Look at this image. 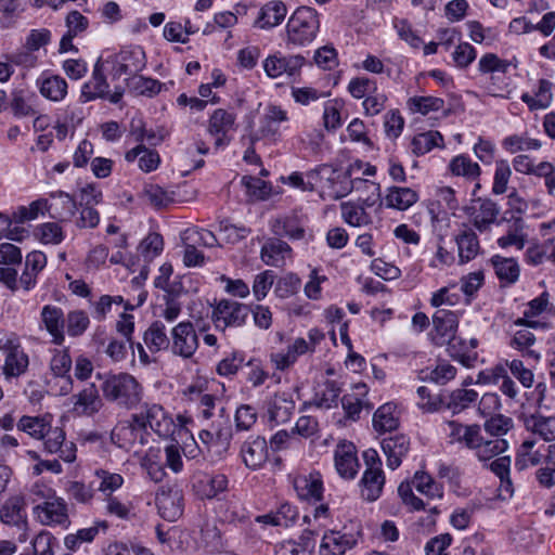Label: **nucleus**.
Listing matches in <instances>:
<instances>
[{"label": "nucleus", "instance_id": "nucleus-39", "mask_svg": "<svg viewBox=\"0 0 555 555\" xmlns=\"http://www.w3.org/2000/svg\"><path fill=\"white\" fill-rule=\"evenodd\" d=\"M367 387L365 384H356L351 392L343 397V408L347 415L356 417L360 414L363 408H370L366 399Z\"/></svg>", "mask_w": 555, "mask_h": 555}, {"label": "nucleus", "instance_id": "nucleus-38", "mask_svg": "<svg viewBox=\"0 0 555 555\" xmlns=\"http://www.w3.org/2000/svg\"><path fill=\"white\" fill-rule=\"evenodd\" d=\"M289 245L280 240L267 242L260 253L261 260L267 266L279 267L291 256Z\"/></svg>", "mask_w": 555, "mask_h": 555}, {"label": "nucleus", "instance_id": "nucleus-62", "mask_svg": "<svg viewBox=\"0 0 555 555\" xmlns=\"http://www.w3.org/2000/svg\"><path fill=\"white\" fill-rule=\"evenodd\" d=\"M449 167L453 175L463 176L468 179H475L480 175L479 165L463 155L454 157Z\"/></svg>", "mask_w": 555, "mask_h": 555}, {"label": "nucleus", "instance_id": "nucleus-49", "mask_svg": "<svg viewBox=\"0 0 555 555\" xmlns=\"http://www.w3.org/2000/svg\"><path fill=\"white\" fill-rule=\"evenodd\" d=\"M478 341L476 338L469 339V341H465L464 339L454 336L451 343H449L448 350L450 354L457 359L465 366H470L472 362L475 360V357L469 356V351L477 348Z\"/></svg>", "mask_w": 555, "mask_h": 555}, {"label": "nucleus", "instance_id": "nucleus-44", "mask_svg": "<svg viewBox=\"0 0 555 555\" xmlns=\"http://www.w3.org/2000/svg\"><path fill=\"white\" fill-rule=\"evenodd\" d=\"M139 157V168L144 172H151L158 168L160 157L157 152L147 150L143 144L128 151L125 155L127 162H134Z\"/></svg>", "mask_w": 555, "mask_h": 555}, {"label": "nucleus", "instance_id": "nucleus-37", "mask_svg": "<svg viewBox=\"0 0 555 555\" xmlns=\"http://www.w3.org/2000/svg\"><path fill=\"white\" fill-rule=\"evenodd\" d=\"M321 171L328 173L330 196L333 198L338 199L349 194L352 190H358V186H354L352 181L343 171L334 170L328 166L322 167Z\"/></svg>", "mask_w": 555, "mask_h": 555}, {"label": "nucleus", "instance_id": "nucleus-23", "mask_svg": "<svg viewBox=\"0 0 555 555\" xmlns=\"http://www.w3.org/2000/svg\"><path fill=\"white\" fill-rule=\"evenodd\" d=\"M73 411L77 415H93L102 408V399L94 384L85 387L77 395L73 396Z\"/></svg>", "mask_w": 555, "mask_h": 555}, {"label": "nucleus", "instance_id": "nucleus-2", "mask_svg": "<svg viewBox=\"0 0 555 555\" xmlns=\"http://www.w3.org/2000/svg\"><path fill=\"white\" fill-rule=\"evenodd\" d=\"M427 498H442V488L433 479L430 475L425 472H416L411 481L401 482L398 488V493L402 502L413 511H420L425 507L424 502L417 498L412 488Z\"/></svg>", "mask_w": 555, "mask_h": 555}, {"label": "nucleus", "instance_id": "nucleus-30", "mask_svg": "<svg viewBox=\"0 0 555 555\" xmlns=\"http://www.w3.org/2000/svg\"><path fill=\"white\" fill-rule=\"evenodd\" d=\"M382 447L387 456V466L391 469H396L400 466L402 457L408 453L410 441L405 436L397 435L384 439Z\"/></svg>", "mask_w": 555, "mask_h": 555}, {"label": "nucleus", "instance_id": "nucleus-42", "mask_svg": "<svg viewBox=\"0 0 555 555\" xmlns=\"http://www.w3.org/2000/svg\"><path fill=\"white\" fill-rule=\"evenodd\" d=\"M52 416L50 414L43 416H23L17 423L18 430L26 433L31 438L43 439L44 434L49 430Z\"/></svg>", "mask_w": 555, "mask_h": 555}, {"label": "nucleus", "instance_id": "nucleus-15", "mask_svg": "<svg viewBox=\"0 0 555 555\" xmlns=\"http://www.w3.org/2000/svg\"><path fill=\"white\" fill-rule=\"evenodd\" d=\"M431 340L437 346H444L454 339L459 318L452 311L439 310L433 317Z\"/></svg>", "mask_w": 555, "mask_h": 555}, {"label": "nucleus", "instance_id": "nucleus-47", "mask_svg": "<svg viewBox=\"0 0 555 555\" xmlns=\"http://www.w3.org/2000/svg\"><path fill=\"white\" fill-rule=\"evenodd\" d=\"M117 63L120 74H134L144 67V52L140 48L124 50L119 53Z\"/></svg>", "mask_w": 555, "mask_h": 555}, {"label": "nucleus", "instance_id": "nucleus-14", "mask_svg": "<svg viewBox=\"0 0 555 555\" xmlns=\"http://www.w3.org/2000/svg\"><path fill=\"white\" fill-rule=\"evenodd\" d=\"M135 423L143 428L147 426L157 435L166 437L172 433L173 421L167 415L160 405L146 406L144 412L134 415Z\"/></svg>", "mask_w": 555, "mask_h": 555}, {"label": "nucleus", "instance_id": "nucleus-24", "mask_svg": "<svg viewBox=\"0 0 555 555\" xmlns=\"http://www.w3.org/2000/svg\"><path fill=\"white\" fill-rule=\"evenodd\" d=\"M41 322L52 337V343L61 346L65 340L62 309L51 305L44 306L41 310Z\"/></svg>", "mask_w": 555, "mask_h": 555}, {"label": "nucleus", "instance_id": "nucleus-20", "mask_svg": "<svg viewBox=\"0 0 555 555\" xmlns=\"http://www.w3.org/2000/svg\"><path fill=\"white\" fill-rule=\"evenodd\" d=\"M337 473L346 479L356 477L359 468L356 447L351 442H341L334 454Z\"/></svg>", "mask_w": 555, "mask_h": 555}, {"label": "nucleus", "instance_id": "nucleus-6", "mask_svg": "<svg viewBox=\"0 0 555 555\" xmlns=\"http://www.w3.org/2000/svg\"><path fill=\"white\" fill-rule=\"evenodd\" d=\"M343 172L352 181L354 186H358V190L363 186L370 193L367 197L361 198L365 206L371 207L379 199V184L364 179V177H372L376 173L374 166L361 160H356Z\"/></svg>", "mask_w": 555, "mask_h": 555}, {"label": "nucleus", "instance_id": "nucleus-11", "mask_svg": "<svg viewBox=\"0 0 555 555\" xmlns=\"http://www.w3.org/2000/svg\"><path fill=\"white\" fill-rule=\"evenodd\" d=\"M306 59L300 54L281 55L280 53L267 56L262 62L266 75L271 79H278L284 75L291 77L300 72Z\"/></svg>", "mask_w": 555, "mask_h": 555}, {"label": "nucleus", "instance_id": "nucleus-40", "mask_svg": "<svg viewBox=\"0 0 555 555\" xmlns=\"http://www.w3.org/2000/svg\"><path fill=\"white\" fill-rule=\"evenodd\" d=\"M418 199L417 193L410 188H389L385 196L386 206L398 210H406Z\"/></svg>", "mask_w": 555, "mask_h": 555}, {"label": "nucleus", "instance_id": "nucleus-1", "mask_svg": "<svg viewBox=\"0 0 555 555\" xmlns=\"http://www.w3.org/2000/svg\"><path fill=\"white\" fill-rule=\"evenodd\" d=\"M320 28L318 12L309 7L298 8L286 24V43L293 47H306L317 37Z\"/></svg>", "mask_w": 555, "mask_h": 555}, {"label": "nucleus", "instance_id": "nucleus-34", "mask_svg": "<svg viewBox=\"0 0 555 555\" xmlns=\"http://www.w3.org/2000/svg\"><path fill=\"white\" fill-rule=\"evenodd\" d=\"M144 343L152 352L170 348L171 336L168 337L166 326L162 320H155L151 323L144 333Z\"/></svg>", "mask_w": 555, "mask_h": 555}, {"label": "nucleus", "instance_id": "nucleus-52", "mask_svg": "<svg viewBox=\"0 0 555 555\" xmlns=\"http://www.w3.org/2000/svg\"><path fill=\"white\" fill-rule=\"evenodd\" d=\"M341 217L349 225L363 227L371 223V217L363 206L352 202H345L340 205Z\"/></svg>", "mask_w": 555, "mask_h": 555}, {"label": "nucleus", "instance_id": "nucleus-64", "mask_svg": "<svg viewBox=\"0 0 555 555\" xmlns=\"http://www.w3.org/2000/svg\"><path fill=\"white\" fill-rule=\"evenodd\" d=\"M502 145L508 153L514 154L520 151L538 150L541 147V142L528 137L513 134L506 137Z\"/></svg>", "mask_w": 555, "mask_h": 555}, {"label": "nucleus", "instance_id": "nucleus-27", "mask_svg": "<svg viewBox=\"0 0 555 555\" xmlns=\"http://www.w3.org/2000/svg\"><path fill=\"white\" fill-rule=\"evenodd\" d=\"M25 499L22 495H15L5 501L0 509V519L3 524L24 528L27 526V516L25 513Z\"/></svg>", "mask_w": 555, "mask_h": 555}, {"label": "nucleus", "instance_id": "nucleus-8", "mask_svg": "<svg viewBox=\"0 0 555 555\" xmlns=\"http://www.w3.org/2000/svg\"><path fill=\"white\" fill-rule=\"evenodd\" d=\"M0 350L5 353L3 373L7 377L23 374L28 366V358L22 350L18 338L11 334L0 338Z\"/></svg>", "mask_w": 555, "mask_h": 555}, {"label": "nucleus", "instance_id": "nucleus-50", "mask_svg": "<svg viewBox=\"0 0 555 555\" xmlns=\"http://www.w3.org/2000/svg\"><path fill=\"white\" fill-rule=\"evenodd\" d=\"M288 120L287 112L280 106L272 105L268 107V111L263 117V126L261 133L266 138H275L279 135V129L276 124L285 122Z\"/></svg>", "mask_w": 555, "mask_h": 555}, {"label": "nucleus", "instance_id": "nucleus-59", "mask_svg": "<svg viewBox=\"0 0 555 555\" xmlns=\"http://www.w3.org/2000/svg\"><path fill=\"white\" fill-rule=\"evenodd\" d=\"M411 112L427 115L443 108L444 101L436 96H414L408 101Z\"/></svg>", "mask_w": 555, "mask_h": 555}, {"label": "nucleus", "instance_id": "nucleus-13", "mask_svg": "<svg viewBox=\"0 0 555 555\" xmlns=\"http://www.w3.org/2000/svg\"><path fill=\"white\" fill-rule=\"evenodd\" d=\"M236 115L223 108L216 109L208 121V132L215 138L216 147L227 145L231 141V132L235 130Z\"/></svg>", "mask_w": 555, "mask_h": 555}, {"label": "nucleus", "instance_id": "nucleus-17", "mask_svg": "<svg viewBox=\"0 0 555 555\" xmlns=\"http://www.w3.org/2000/svg\"><path fill=\"white\" fill-rule=\"evenodd\" d=\"M469 221L479 231L487 230L492 224L498 216L499 208L490 199L477 198L474 199L465 209Z\"/></svg>", "mask_w": 555, "mask_h": 555}, {"label": "nucleus", "instance_id": "nucleus-25", "mask_svg": "<svg viewBox=\"0 0 555 555\" xmlns=\"http://www.w3.org/2000/svg\"><path fill=\"white\" fill-rule=\"evenodd\" d=\"M309 352H311V346L308 345V340L302 337H298L287 346L286 351L272 352L270 359L278 370L284 371L292 366L299 356Z\"/></svg>", "mask_w": 555, "mask_h": 555}, {"label": "nucleus", "instance_id": "nucleus-28", "mask_svg": "<svg viewBox=\"0 0 555 555\" xmlns=\"http://www.w3.org/2000/svg\"><path fill=\"white\" fill-rule=\"evenodd\" d=\"M315 535V530L307 529L298 541L287 540L281 542L275 550V555H312Z\"/></svg>", "mask_w": 555, "mask_h": 555}, {"label": "nucleus", "instance_id": "nucleus-21", "mask_svg": "<svg viewBox=\"0 0 555 555\" xmlns=\"http://www.w3.org/2000/svg\"><path fill=\"white\" fill-rule=\"evenodd\" d=\"M545 446L539 443L535 439H526L518 448L515 467L524 470L528 467L540 465L545 462Z\"/></svg>", "mask_w": 555, "mask_h": 555}, {"label": "nucleus", "instance_id": "nucleus-60", "mask_svg": "<svg viewBox=\"0 0 555 555\" xmlns=\"http://www.w3.org/2000/svg\"><path fill=\"white\" fill-rule=\"evenodd\" d=\"M94 474L100 480L98 490L105 494V498L113 495V492L124 485V477L120 474L112 473L106 469H98Z\"/></svg>", "mask_w": 555, "mask_h": 555}, {"label": "nucleus", "instance_id": "nucleus-32", "mask_svg": "<svg viewBox=\"0 0 555 555\" xmlns=\"http://www.w3.org/2000/svg\"><path fill=\"white\" fill-rule=\"evenodd\" d=\"M228 479L222 474L208 475L202 474L197 476L194 482V489L202 499L215 498L219 492L227 489Z\"/></svg>", "mask_w": 555, "mask_h": 555}, {"label": "nucleus", "instance_id": "nucleus-18", "mask_svg": "<svg viewBox=\"0 0 555 555\" xmlns=\"http://www.w3.org/2000/svg\"><path fill=\"white\" fill-rule=\"evenodd\" d=\"M156 504L163 518L175 521L183 512V495L178 489L160 488L156 494Z\"/></svg>", "mask_w": 555, "mask_h": 555}, {"label": "nucleus", "instance_id": "nucleus-22", "mask_svg": "<svg viewBox=\"0 0 555 555\" xmlns=\"http://www.w3.org/2000/svg\"><path fill=\"white\" fill-rule=\"evenodd\" d=\"M241 456L246 467L260 468L268 459L267 441L262 437L249 438L241 449Z\"/></svg>", "mask_w": 555, "mask_h": 555}, {"label": "nucleus", "instance_id": "nucleus-46", "mask_svg": "<svg viewBox=\"0 0 555 555\" xmlns=\"http://www.w3.org/2000/svg\"><path fill=\"white\" fill-rule=\"evenodd\" d=\"M39 91L46 99L60 102L67 94V82L61 76L52 75L40 81Z\"/></svg>", "mask_w": 555, "mask_h": 555}, {"label": "nucleus", "instance_id": "nucleus-41", "mask_svg": "<svg viewBox=\"0 0 555 555\" xmlns=\"http://www.w3.org/2000/svg\"><path fill=\"white\" fill-rule=\"evenodd\" d=\"M373 426L379 433L391 431L399 426V412L393 403H385L374 413Z\"/></svg>", "mask_w": 555, "mask_h": 555}, {"label": "nucleus", "instance_id": "nucleus-57", "mask_svg": "<svg viewBox=\"0 0 555 555\" xmlns=\"http://www.w3.org/2000/svg\"><path fill=\"white\" fill-rule=\"evenodd\" d=\"M442 135L438 131H428L415 135L412 140V151L416 155H423L434 147L441 146Z\"/></svg>", "mask_w": 555, "mask_h": 555}, {"label": "nucleus", "instance_id": "nucleus-33", "mask_svg": "<svg viewBox=\"0 0 555 555\" xmlns=\"http://www.w3.org/2000/svg\"><path fill=\"white\" fill-rule=\"evenodd\" d=\"M143 429L134 420L132 423H120L113 429L112 438L120 448L128 449L137 442L143 443Z\"/></svg>", "mask_w": 555, "mask_h": 555}, {"label": "nucleus", "instance_id": "nucleus-26", "mask_svg": "<svg viewBox=\"0 0 555 555\" xmlns=\"http://www.w3.org/2000/svg\"><path fill=\"white\" fill-rule=\"evenodd\" d=\"M294 486L300 499L320 501L323 495V480L320 473L300 475L295 478Z\"/></svg>", "mask_w": 555, "mask_h": 555}, {"label": "nucleus", "instance_id": "nucleus-51", "mask_svg": "<svg viewBox=\"0 0 555 555\" xmlns=\"http://www.w3.org/2000/svg\"><path fill=\"white\" fill-rule=\"evenodd\" d=\"M354 544V540L340 532L331 531L324 534L321 546L333 555H344Z\"/></svg>", "mask_w": 555, "mask_h": 555}, {"label": "nucleus", "instance_id": "nucleus-63", "mask_svg": "<svg viewBox=\"0 0 555 555\" xmlns=\"http://www.w3.org/2000/svg\"><path fill=\"white\" fill-rule=\"evenodd\" d=\"M72 364L67 349H55L50 360V372L54 377L69 375Z\"/></svg>", "mask_w": 555, "mask_h": 555}, {"label": "nucleus", "instance_id": "nucleus-12", "mask_svg": "<svg viewBox=\"0 0 555 555\" xmlns=\"http://www.w3.org/2000/svg\"><path fill=\"white\" fill-rule=\"evenodd\" d=\"M122 96L121 90L108 91V85L103 75L102 64L96 62L91 78L81 88V98L85 102L96 98L108 99L113 103H117Z\"/></svg>", "mask_w": 555, "mask_h": 555}, {"label": "nucleus", "instance_id": "nucleus-55", "mask_svg": "<svg viewBox=\"0 0 555 555\" xmlns=\"http://www.w3.org/2000/svg\"><path fill=\"white\" fill-rule=\"evenodd\" d=\"M528 429L544 441L555 440V417L533 416L527 423Z\"/></svg>", "mask_w": 555, "mask_h": 555}, {"label": "nucleus", "instance_id": "nucleus-9", "mask_svg": "<svg viewBox=\"0 0 555 555\" xmlns=\"http://www.w3.org/2000/svg\"><path fill=\"white\" fill-rule=\"evenodd\" d=\"M248 310L241 302L221 299L212 310V321L218 328L238 327L245 323Z\"/></svg>", "mask_w": 555, "mask_h": 555}, {"label": "nucleus", "instance_id": "nucleus-29", "mask_svg": "<svg viewBox=\"0 0 555 555\" xmlns=\"http://www.w3.org/2000/svg\"><path fill=\"white\" fill-rule=\"evenodd\" d=\"M384 485L385 476L380 466L371 465L363 474L361 494L365 500L373 502L379 498Z\"/></svg>", "mask_w": 555, "mask_h": 555}, {"label": "nucleus", "instance_id": "nucleus-36", "mask_svg": "<svg viewBox=\"0 0 555 555\" xmlns=\"http://www.w3.org/2000/svg\"><path fill=\"white\" fill-rule=\"evenodd\" d=\"M553 100L552 83L546 79L538 81L537 90L532 94L524 93L521 101L528 105L531 111L547 108Z\"/></svg>", "mask_w": 555, "mask_h": 555}, {"label": "nucleus", "instance_id": "nucleus-54", "mask_svg": "<svg viewBox=\"0 0 555 555\" xmlns=\"http://www.w3.org/2000/svg\"><path fill=\"white\" fill-rule=\"evenodd\" d=\"M478 392L474 389L457 388L454 389L448 398L447 406L454 413H460L467 409L478 398Z\"/></svg>", "mask_w": 555, "mask_h": 555}, {"label": "nucleus", "instance_id": "nucleus-10", "mask_svg": "<svg viewBox=\"0 0 555 555\" xmlns=\"http://www.w3.org/2000/svg\"><path fill=\"white\" fill-rule=\"evenodd\" d=\"M518 67L517 57L501 59L499 55L492 52H488L480 56L478 61V70L482 75H491L492 94L495 96L509 98V90L504 92L503 88H496L494 83V74L501 73L506 74L509 68L516 69Z\"/></svg>", "mask_w": 555, "mask_h": 555}, {"label": "nucleus", "instance_id": "nucleus-16", "mask_svg": "<svg viewBox=\"0 0 555 555\" xmlns=\"http://www.w3.org/2000/svg\"><path fill=\"white\" fill-rule=\"evenodd\" d=\"M468 434V448L475 450L480 461H489L507 450V441L503 438L483 439L480 436V427Z\"/></svg>", "mask_w": 555, "mask_h": 555}, {"label": "nucleus", "instance_id": "nucleus-43", "mask_svg": "<svg viewBox=\"0 0 555 555\" xmlns=\"http://www.w3.org/2000/svg\"><path fill=\"white\" fill-rule=\"evenodd\" d=\"M456 244L461 262H467L474 259L480 249L478 237L469 228H465L460 232L456 236Z\"/></svg>", "mask_w": 555, "mask_h": 555}, {"label": "nucleus", "instance_id": "nucleus-58", "mask_svg": "<svg viewBox=\"0 0 555 555\" xmlns=\"http://www.w3.org/2000/svg\"><path fill=\"white\" fill-rule=\"evenodd\" d=\"M53 203L50 204V210H53V217H56L61 220L69 219L76 208V203L72 196L66 193L59 192L57 194L52 195Z\"/></svg>", "mask_w": 555, "mask_h": 555}, {"label": "nucleus", "instance_id": "nucleus-45", "mask_svg": "<svg viewBox=\"0 0 555 555\" xmlns=\"http://www.w3.org/2000/svg\"><path fill=\"white\" fill-rule=\"evenodd\" d=\"M293 410L294 402L287 398L285 392H278L269 402V418L276 424L284 423L289 418Z\"/></svg>", "mask_w": 555, "mask_h": 555}, {"label": "nucleus", "instance_id": "nucleus-31", "mask_svg": "<svg viewBox=\"0 0 555 555\" xmlns=\"http://www.w3.org/2000/svg\"><path fill=\"white\" fill-rule=\"evenodd\" d=\"M47 257L41 251H31L26 256L25 267L20 276V283L25 291H29L36 284L39 272L46 267Z\"/></svg>", "mask_w": 555, "mask_h": 555}, {"label": "nucleus", "instance_id": "nucleus-7", "mask_svg": "<svg viewBox=\"0 0 555 555\" xmlns=\"http://www.w3.org/2000/svg\"><path fill=\"white\" fill-rule=\"evenodd\" d=\"M198 437L207 452L222 455L230 447L232 428L227 420L220 418L203 429Z\"/></svg>", "mask_w": 555, "mask_h": 555}, {"label": "nucleus", "instance_id": "nucleus-56", "mask_svg": "<svg viewBox=\"0 0 555 555\" xmlns=\"http://www.w3.org/2000/svg\"><path fill=\"white\" fill-rule=\"evenodd\" d=\"M46 211H50L48 199L39 198L31 202L28 206L18 207L17 210L13 214V219L18 223H23L26 221L35 220Z\"/></svg>", "mask_w": 555, "mask_h": 555}, {"label": "nucleus", "instance_id": "nucleus-53", "mask_svg": "<svg viewBox=\"0 0 555 555\" xmlns=\"http://www.w3.org/2000/svg\"><path fill=\"white\" fill-rule=\"evenodd\" d=\"M526 243V234L524 233V221L521 218H515L509 227L507 234L498 238V245L501 248L515 246L518 250L522 249Z\"/></svg>", "mask_w": 555, "mask_h": 555}, {"label": "nucleus", "instance_id": "nucleus-4", "mask_svg": "<svg viewBox=\"0 0 555 555\" xmlns=\"http://www.w3.org/2000/svg\"><path fill=\"white\" fill-rule=\"evenodd\" d=\"M34 493L46 499L34 507L35 518L43 526H67L69 524L66 502L53 493L44 494L41 487L36 486Z\"/></svg>", "mask_w": 555, "mask_h": 555}, {"label": "nucleus", "instance_id": "nucleus-35", "mask_svg": "<svg viewBox=\"0 0 555 555\" xmlns=\"http://www.w3.org/2000/svg\"><path fill=\"white\" fill-rule=\"evenodd\" d=\"M286 13L287 9L283 2L271 1L261 8L256 25L261 29L272 28L282 23Z\"/></svg>", "mask_w": 555, "mask_h": 555}, {"label": "nucleus", "instance_id": "nucleus-48", "mask_svg": "<svg viewBox=\"0 0 555 555\" xmlns=\"http://www.w3.org/2000/svg\"><path fill=\"white\" fill-rule=\"evenodd\" d=\"M491 263L501 281L512 284L518 280L520 269L515 259L495 255L491 258Z\"/></svg>", "mask_w": 555, "mask_h": 555}, {"label": "nucleus", "instance_id": "nucleus-3", "mask_svg": "<svg viewBox=\"0 0 555 555\" xmlns=\"http://www.w3.org/2000/svg\"><path fill=\"white\" fill-rule=\"evenodd\" d=\"M102 390L105 398L124 405H134L141 399L140 385L133 376L126 373L108 376L102 385Z\"/></svg>", "mask_w": 555, "mask_h": 555}, {"label": "nucleus", "instance_id": "nucleus-5", "mask_svg": "<svg viewBox=\"0 0 555 555\" xmlns=\"http://www.w3.org/2000/svg\"><path fill=\"white\" fill-rule=\"evenodd\" d=\"M172 354L183 359H192L199 341L197 332L190 321H182L172 326L170 331Z\"/></svg>", "mask_w": 555, "mask_h": 555}, {"label": "nucleus", "instance_id": "nucleus-19", "mask_svg": "<svg viewBox=\"0 0 555 555\" xmlns=\"http://www.w3.org/2000/svg\"><path fill=\"white\" fill-rule=\"evenodd\" d=\"M44 448L50 453H59V456L68 463L76 459V447L73 442L65 441V433L61 427L49 426L44 434Z\"/></svg>", "mask_w": 555, "mask_h": 555}, {"label": "nucleus", "instance_id": "nucleus-61", "mask_svg": "<svg viewBox=\"0 0 555 555\" xmlns=\"http://www.w3.org/2000/svg\"><path fill=\"white\" fill-rule=\"evenodd\" d=\"M547 297L545 294L541 295L538 298L532 299L528 304V309L524 312V317L519 318L515 321L516 325L520 326H529V327H537L540 325L537 321H530L529 319L539 315L541 312H543L547 306Z\"/></svg>", "mask_w": 555, "mask_h": 555}]
</instances>
